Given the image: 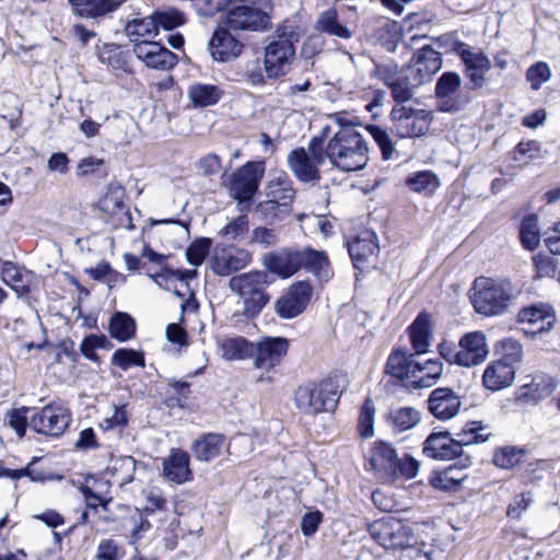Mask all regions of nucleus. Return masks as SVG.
I'll return each mask as SVG.
<instances>
[{"label":"nucleus","mask_w":560,"mask_h":560,"mask_svg":"<svg viewBox=\"0 0 560 560\" xmlns=\"http://www.w3.org/2000/svg\"><path fill=\"white\" fill-rule=\"evenodd\" d=\"M483 428L477 422H471L468 429H464L453 438L448 431L432 432L423 442V454L438 460H451L460 458L464 467L470 465V458L465 455L464 447L471 444H480L489 439L490 433H481Z\"/></svg>","instance_id":"1"},{"label":"nucleus","mask_w":560,"mask_h":560,"mask_svg":"<svg viewBox=\"0 0 560 560\" xmlns=\"http://www.w3.org/2000/svg\"><path fill=\"white\" fill-rule=\"evenodd\" d=\"M325 154L330 165L341 172L363 170L369 162V148L357 129L338 130L327 142Z\"/></svg>","instance_id":"2"},{"label":"nucleus","mask_w":560,"mask_h":560,"mask_svg":"<svg viewBox=\"0 0 560 560\" xmlns=\"http://www.w3.org/2000/svg\"><path fill=\"white\" fill-rule=\"evenodd\" d=\"M515 296V290L509 280L478 277L472 283L469 298L478 314L492 317L505 313Z\"/></svg>","instance_id":"3"},{"label":"nucleus","mask_w":560,"mask_h":560,"mask_svg":"<svg viewBox=\"0 0 560 560\" xmlns=\"http://www.w3.org/2000/svg\"><path fill=\"white\" fill-rule=\"evenodd\" d=\"M369 463L376 477L383 482L392 483L398 478L412 479L418 475L420 464L409 454L398 456L390 443L374 442Z\"/></svg>","instance_id":"4"},{"label":"nucleus","mask_w":560,"mask_h":560,"mask_svg":"<svg viewBox=\"0 0 560 560\" xmlns=\"http://www.w3.org/2000/svg\"><path fill=\"white\" fill-rule=\"evenodd\" d=\"M341 392L334 378L320 382H306L294 392L295 407L306 416L334 411L340 399Z\"/></svg>","instance_id":"5"},{"label":"nucleus","mask_w":560,"mask_h":560,"mask_svg":"<svg viewBox=\"0 0 560 560\" xmlns=\"http://www.w3.org/2000/svg\"><path fill=\"white\" fill-rule=\"evenodd\" d=\"M489 352L487 336L481 330L464 334L457 345L446 341L439 345V353L445 361L463 368L482 364Z\"/></svg>","instance_id":"6"},{"label":"nucleus","mask_w":560,"mask_h":560,"mask_svg":"<svg viewBox=\"0 0 560 560\" xmlns=\"http://www.w3.org/2000/svg\"><path fill=\"white\" fill-rule=\"evenodd\" d=\"M267 271H249L230 279L229 287L232 292L243 299V314L246 317L257 316L269 302L267 287L270 284Z\"/></svg>","instance_id":"7"},{"label":"nucleus","mask_w":560,"mask_h":560,"mask_svg":"<svg viewBox=\"0 0 560 560\" xmlns=\"http://www.w3.org/2000/svg\"><path fill=\"white\" fill-rule=\"evenodd\" d=\"M271 0H238L225 15V26L233 31L265 32L270 27Z\"/></svg>","instance_id":"8"},{"label":"nucleus","mask_w":560,"mask_h":560,"mask_svg":"<svg viewBox=\"0 0 560 560\" xmlns=\"http://www.w3.org/2000/svg\"><path fill=\"white\" fill-rule=\"evenodd\" d=\"M293 32L287 33V27L278 28L276 36L265 48V71L269 79L284 75L295 56L292 42Z\"/></svg>","instance_id":"9"},{"label":"nucleus","mask_w":560,"mask_h":560,"mask_svg":"<svg viewBox=\"0 0 560 560\" xmlns=\"http://www.w3.org/2000/svg\"><path fill=\"white\" fill-rule=\"evenodd\" d=\"M71 422V411L61 401H52L35 412L30 419V428L38 434L59 438Z\"/></svg>","instance_id":"10"},{"label":"nucleus","mask_w":560,"mask_h":560,"mask_svg":"<svg viewBox=\"0 0 560 560\" xmlns=\"http://www.w3.org/2000/svg\"><path fill=\"white\" fill-rule=\"evenodd\" d=\"M450 49L456 54L465 66L468 78L467 88L480 89L486 80V74L491 68L489 58L479 49L471 48L468 44L454 39L450 43Z\"/></svg>","instance_id":"11"},{"label":"nucleus","mask_w":560,"mask_h":560,"mask_svg":"<svg viewBox=\"0 0 560 560\" xmlns=\"http://www.w3.org/2000/svg\"><path fill=\"white\" fill-rule=\"evenodd\" d=\"M462 83V77L455 71H446L439 77L434 91L440 112L456 113L469 103V97L463 93Z\"/></svg>","instance_id":"12"},{"label":"nucleus","mask_w":560,"mask_h":560,"mask_svg":"<svg viewBox=\"0 0 560 560\" xmlns=\"http://www.w3.org/2000/svg\"><path fill=\"white\" fill-rule=\"evenodd\" d=\"M372 538L383 548L405 549L415 542L410 527L396 518L381 520L371 528Z\"/></svg>","instance_id":"13"},{"label":"nucleus","mask_w":560,"mask_h":560,"mask_svg":"<svg viewBox=\"0 0 560 560\" xmlns=\"http://www.w3.org/2000/svg\"><path fill=\"white\" fill-rule=\"evenodd\" d=\"M265 174V163L261 161L247 162L233 174L230 183V191L238 202L253 199L259 188Z\"/></svg>","instance_id":"14"},{"label":"nucleus","mask_w":560,"mask_h":560,"mask_svg":"<svg viewBox=\"0 0 560 560\" xmlns=\"http://www.w3.org/2000/svg\"><path fill=\"white\" fill-rule=\"evenodd\" d=\"M252 261V254L234 245L223 247L217 246L210 257L211 270L221 277L230 276L245 267Z\"/></svg>","instance_id":"15"},{"label":"nucleus","mask_w":560,"mask_h":560,"mask_svg":"<svg viewBox=\"0 0 560 560\" xmlns=\"http://www.w3.org/2000/svg\"><path fill=\"white\" fill-rule=\"evenodd\" d=\"M393 132L399 138H415L424 135L428 129V120L424 110L410 107H394L392 113Z\"/></svg>","instance_id":"16"},{"label":"nucleus","mask_w":560,"mask_h":560,"mask_svg":"<svg viewBox=\"0 0 560 560\" xmlns=\"http://www.w3.org/2000/svg\"><path fill=\"white\" fill-rule=\"evenodd\" d=\"M136 57L148 68L167 71L174 68L177 62V56L159 42L143 39L136 43L132 48Z\"/></svg>","instance_id":"17"},{"label":"nucleus","mask_w":560,"mask_h":560,"mask_svg":"<svg viewBox=\"0 0 560 560\" xmlns=\"http://www.w3.org/2000/svg\"><path fill=\"white\" fill-rule=\"evenodd\" d=\"M442 67V55L433 49L430 45H422L413 54L407 67L410 73L413 74V82L416 84H424L429 82L432 77Z\"/></svg>","instance_id":"18"},{"label":"nucleus","mask_w":560,"mask_h":560,"mask_svg":"<svg viewBox=\"0 0 560 560\" xmlns=\"http://www.w3.org/2000/svg\"><path fill=\"white\" fill-rule=\"evenodd\" d=\"M311 295L312 287L307 281L295 282L277 300L275 311L281 318H294L306 308Z\"/></svg>","instance_id":"19"},{"label":"nucleus","mask_w":560,"mask_h":560,"mask_svg":"<svg viewBox=\"0 0 560 560\" xmlns=\"http://www.w3.org/2000/svg\"><path fill=\"white\" fill-rule=\"evenodd\" d=\"M289 350V340L284 337H264L256 345L254 365L257 369L271 371L279 365Z\"/></svg>","instance_id":"20"},{"label":"nucleus","mask_w":560,"mask_h":560,"mask_svg":"<svg viewBox=\"0 0 560 560\" xmlns=\"http://www.w3.org/2000/svg\"><path fill=\"white\" fill-rule=\"evenodd\" d=\"M429 412L438 420L453 419L460 410V396L450 387L433 389L427 400Z\"/></svg>","instance_id":"21"},{"label":"nucleus","mask_w":560,"mask_h":560,"mask_svg":"<svg viewBox=\"0 0 560 560\" xmlns=\"http://www.w3.org/2000/svg\"><path fill=\"white\" fill-rule=\"evenodd\" d=\"M416 355L415 353H407L400 349L394 350L386 361V374L394 377L402 386L412 388V380L417 376V374H415Z\"/></svg>","instance_id":"22"},{"label":"nucleus","mask_w":560,"mask_h":560,"mask_svg":"<svg viewBox=\"0 0 560 560\" xmlns=\"http://www.w3.org/2000/svg\"><path fill=\"white\" fill-rule=\"evenodd\" d=\"M264 266L271 273L289 278L302 269V250L281 249L264 256Z\"/></svg>","instance_id":"23"},{"label":"nucleus","mask_w":560,"mask_h":560,"mask_svg":"<svg viewBox=\"0 0 560 560\" xmlns=\"http://www.w3.org/2000/svg\"><path fill=\"white\" fill-rule=\"evenodd\" d=\"M376 240L373 231L364 230L348 243V252L355 269L363 270L369 259L378 252Z\"/></svg>","instance_id":"24"},{"label":"nucleus","mask_w":560,"mask_h":560,"mask_svg":"<svg viewBox=\"0 0 560 560\" xmlns=\"http://www.w3.org/2000/svg\"><path fill=\"white\" fill-rule=\"evenodd\" d=\"M189 454L180 448H172L163 460L162 476L170 482L182 485L192 478L189 468Z\"/></svg>","instance_id":"25"},{"label":"nucleus","mask_w":560,"mask_h":560,"mask_svg":"<svg viewBox=\"0 0 560 560\" xmlns=\"http://www.w3.org/2000/svg\"><path fill=\"white\" fill-rule=\"evenodd\" d=\"M243 45L230 33L229 28L219 27L209 42V50L214 60L226 62L242 54Z\"/></svg>","instance_id":"26"},{"label":"nucleus","mask_w":560,"mask_h":560,"mask_svg":"<svg viewBox=\"0 0 560 560\" xmlns=\"http://www.w3.org/2000/svg\"><path fill=\"white\" fill-rule=\"evenodd\" d=\"M0 273L2 281L12 288L19 295L30 293L35 284L34 272L5 260L1 264Z\"/></svg>","instance_id":"27"},{"label":"nucleus","mask_w":560,"mask_h":560,"mask_svg":"<svg viewBox=\"0 0 560 560\" xmlns=\"http://www.w3.org/2000/svg\"><path fill=\"white\" fill-rule=\"evenodd\" d=\"M515 378V368L504 360L490 362L482 375V382L486 388L490 390H500L512 385Z\"/></svg>","instance_id":"28"},{"label":"nucleus","mask_w":560,"mask_h":560,"mask_svg":"<svg viewBox=\"0 0 560 560\" xmlns=\"http://www.w3.org/2000/svg\"><path fill=\"white\" fill-rule=\"evenodd\" d=\"M556 322L553 308L545 303L527 307V337L548 332Z\"/></svg>","instance_id":"29"},{"label":"nucleus","mask_w":560,"mask_h":560,"mask_svg":"<svg viewBox=\"0 0 560 560\" xmlns=\"http://www.w3.org/2000/svg\"><path fill=\"white\" fill-rule=\"evenodd\" d=\"M226 446V438L220 433L201 434L191 445V452L199 462L209 463L220 456Z\"/></svg>","instance_id":"30"},{"label":"nucleus","mask_w":560,"mask_h":560,"mask_svg":"<svg viewBox=\"0 0 560 560\" xmlns=\"http://www.w3.org/2000/svg\"><path fill=\"white\" fill-rule=\"evenodd\" d=\"M288 165L292 173L304 183L319 179V171L304 148L292 150L288 155Z\"/></svg>","instance_id":"31"},{"label":"nucleus","mask_w":560,"mask_h":560,"mask_svg":"<svg viewBox=\"0 0 560 560\" xmlns=\"http://www.w3.org/2000/svg\"><path fill=\"white\" fill-rule=\"evenodd\" d=\"M410 341L415 350V354L419 355L428 352L431 337V319L430 315L422 312L408 328Z\"/></svg>","instance_id":"32"},{"label":"nucleus","mask_w":560,"mask_h":560,"mask_svg":"<svg viewBox=\"0 0 560 560\" xmlns=\"http://www.w3.org/2000/svg\"><path fill=\"white\" fill-rule=\"evenodd\" d=\"M266 196L269 200H275L277 203H282L291 208L295 198V190L289 175L281 172L270 179L266 187Z\"/></svg>","instance_id":"33"},{"label":"nucleus","mask_w":560,"mask_h":560,"mask_svg":"<svg viewBox=\"0 0 560 560\" xmlns=\"http://www.w3.org/2000/svg\"><path fill=\"white\" fill-rule=\"evenodd\" d=\"M302 268L312 272L319 281H328L332 276L325 252L305 248L302 250Z\"/></svg>","instance_id":"34"},{"label":"nucleus","mask_w":560,"mask_h":560,"mask_svg":"<svg viewBox=\"0 0 560 560\" xmlns=\"http://www.w3.org/2000/svg\"><path fill=\"white\" fill-rule=\"evenodd\" d=\"M73 12L80 18L96 19L116 10L120 0H69Z\"/></svg>","instance_id":"35"},{"label":"nucleus","mask_w":560,"mask_h":560,"mask_svg":"<svg viewBox=\"0 0 560 560\" xmlns=\"http://www.w3.org/2000/svg\"><path fill=\"white\" fill-rule=\"evenodd\" d=\"M417 376L412 380V388H429L433 386L443 373V363L440 359H429L423 362L416 361Z\"/></svg>","instance_id":"36"},{"label":"nucleus","mask_w":560,"mask_h":560,"mask_svg":"<svg viewBox=\"0 0 560 560\" xmlns=\"http://www.w3.org/2000/svg\"><path fill=\"white\" fill-rule=\"evenodd\" d=\"M315 30L329 36L341 39H350L353 36L352 31L338 20V13L335 9H328L319 13L315 21Z\"/></svg>","instance_id":"37"},{"label":"nucleus","mask_w":560,"mask_h":560,"mask_svg":"<svg viewBox=\"0 0 560 560\" xmlns=\"http://www.w3.org/2000/svg\"><path fill=\"white\" fill-rule=\"evenodd\" d=\"M129 506L117 504L116 510H112L110 505L106 506L97 515V521L105 526L106 530L126 532L129 529L128 517L130 512Z\"/></svg>","instance_id":"38"},{"label":"nucleus","mask_w":560,"mask_h":560,"mask_svg":"<svg viewBox=\"0 0 560 560\" xmlns=\"http://www.w3.org/2000/svg\"><path fill=\"white\" fill-rule=\"evenodd\" d=\"M413 74L406 68L400 70V75L397 77L387 88L390 90L392 97L397 103H406L413 96V90L421 84L413 82Z\"/></svg>","instance_id":"39"},{"label":"nucleus","mask_w":560,"mask_h":560,"mask_svg":"<svg viewBox=\"0 0 560 560\" xmlns=\"http://www.w3.org/2000/svg\"><path fill=\"white\" fill-rule=\"evenodd\" d=\"M126 33L130 40L136 44L140 43V40L155 37L159 31L156 28V22L151 15L129 21L126 25Z\"/></svg>","instance_id":"40"},{"label":"nucleus","mask_w":560,"mask_h":560,"mask_svg":"<svg viewBox=\"0 0 560 560\" xmlns=\"http://www.w3.org/2000/svg\"><path fill=\"white\" fill-rule=\"evenodd\" d=\"M110 336L119 341H127L136 334V322L127 313L116 312L109 322Z\"/></svg>","instance_id":"41"},{"label":"nucleus","mask_w":560,"mask_h":560,"mask_svg":"<svg viewBox=\"0 0 560 560\" xmlns=\"http://www.w3.org/2000/svg\"><path fill=\"white\" fill-rule=\"evenodd\" d=\"M188 96L195 105L206 107L218 103L221 91L213 84L195 83L189 86Z\"/></svg>","instance_id":"42"},{"label":"nucleus","mask_w":560,"mask_h":560,"mask_svg":"<svg viewBox=\"0 0 560 560\" xmlns=\"http://www.w3.org/2000/svg\"><path fill=\"white\" fill-rule=\"evenodd\" d=\"M291 212V208L275 200L266 199L256 206V213L269 224L282 222Z\"/></svg>","instance_id":"43"},{"label":"nucleus","mask_w":560,"mask_h":560,"mask_svg":"<svg viewBox=\"0 0 560 560\" xmlns=\"http://www.w3.org/2000/svg\"><path fill=\"white\" fill-rule=\"evenodd\" d=\"M555 380L547 374H536L527 384V399L541 400L549 397L556 389Z\"/></svg>","instance_id":"44"},{"label":"nucleus","mask_w":560,"mask_h":560,"mask_svg":"<svg viewBox=\"0 0 560 560\" xmlns=\"http://www.w3.org/2000/svg\"><path fill=\"white\" fill-rule=\"evenodd\" d=\"M406 184L413 191L429 196L432 195L440 186V180L431 171H420L409 176Z\"/></svg>","instance_id":"45"},{"label":"nucleus","mask_w":560,"mask_h":560,"mask_svg":"<svg viewBox=\"0 0 560 560\" xmlns=\"http://www.w3.org/2000/svg\"><path fill=\"white\" fill-rule=\"evenodd\" d=\"M389 419L399 431H406L416 427L420 420V412L412 407H401L389 412Z\"/></svg>","instance_id":"46"},{"label":"nucleus","mask_w":560,"mask_h":560,"mask_svg":"<svg viewBox=\"0 0 560 560\" xmlns=\"http://www.w3.org/2000/svg\"><path fill=\"white\" fill-rule=\"evenodd\" d=\"M112 363L124 371H127L132 366L143 368L145 365L143 352L129 348H120L116 350L112 355Z\"/></svg>","instance_id":"47"},{"label":"nucleus","mask_w":560,"mask_h":560,"mask_svg":"<svg viewBox=\"0 0 560 560\" xmlns=\"http://www.w3.org/2000/svg\"><path fill=\"white\" fill-rule=\"evenodd\" d=\"M524 454L525 451L523 448L508 445L494 452L492 462L500 468L511 469L522 462Z\"/></svg>","instance_id":"48"},{"label":"nucleus","mask_w":560,"mask_h":560,"mask_svg":"<svg viewBox=\"0 0 560 560\" xmlns=\"http://www.w3.org/2000/svg\"><path fill=\"white\" fill-rule=\"evenodd\" d=\"M128 524L129 529L126 532L130 533V544H137L142 538L143 533L151 527L144 513L138 509H130Z\"/></svg>","instance_id":"49"},{"label":"nucleus","mask_w":560,"mask_h":560,"mask_svg":"<svg viewBox=\"0 0 560 560\" xmlns=\"http://www.w3.org/2000/svg\"><path fill=\"white\" fill-rule=\"evenodd\" d=\"M249 230V222L246 214H242L225 224L219 232V235L230 242L241 241Z\"/></svg>","instance_id":"50"},{"label":"nucleus","mask_w":560,"mask_h":560,"mask_svg":"<svg viewBox=\"0 0 560 560\" xmlns=\"http://www.w3.org/2000/svg\"><path fill=\"white\" fill-rule=\"evenodd\" d=\"M366 130L370 132V135L378 145L383 160L388 161L393 159L396 150L395 144L390 139L389 135L387 133V131L376 125L368 126Z\"/></svg>","instance_id":"51"},{"label":"nucleus","mask_w":560,"mask_h":560,"mask_svg":"<svg viewBox=\"0 0 560 560\" xmlns=\"http://www.w3.org/2000/svg\"><path fill=\"white\" fill-rule=\"evenodd\" d=\"M212 241L208 237H199L195 240L186 249L187 261L199 267L209 255Z\"/></svg>","instance_id":"52"},{"label":"nucleus","mask_w":560,"mask_h":560,"mask_svg":"<svg viewBox=\"0 0 560 560\" xmlns=\"http://www.w3.org/2000/svg\"><path fill=\"white\" fill-rule=\"evenodd\" d=\"M79 490L84 498L86 510H92L97 515L113 502V498H106L89 486L82 485Z\"/></svg>","instance_id":"53"},{"label":"nucleus","mask_w":560,"mask_h":560,"mask_svg":"<svg viewBox=\"0 0 560 560\" xmlns=\"http://www.w3.org/2000/svg\"><path fill=\"white\" fill-rule=\"evenodd\" d=\"M374 421H375V407L371 398H366L363 402L360 416L358 430L360 435L363 438H370L374 434Z\"/></svg>","instance_id":"54"},{"label":"nucleus","mask_w":560,"mask_h":560,"mask_svg":"<svg viewBox=\"0 0 560 560\" xmlns=\"http://www.w3.org/2000/svg\"><path fill=\"white\" fill-rule=\"evenodd\" d=\"M248 342L243 337L226 338L220 342L222 355L228 360L242 359L247 351Z\"/></svg>","instance_id":"55"},{"label":"nucleus","mask_w":560,"mask_h":560,"mask_svg":"<svg viewBox=\"0 0 560 560\" xmlns=\"http://www.w3.org/2000/svg\"><path fill=\"white\" fill-rule=\"evenodd\" d=\"M156 22V28L163 27L166 31L174 30L185 23L184 14L178 10L156 11L152 14Z\"/></svg>","instance_id":"56"},{"label":"nucleus","mask_w":560,"mask_h":560,"mask_svg":"<svg viewBox=\"0 0 560 560\" xmlns=\"http://www.w3.org/2000/svg\"><path fill=\"white\" fill-rule=\"evenodd\" d=\"M122 547L114 539H102L97 546L95 558L97 560H120L124 557Z\"/></svg>","instance_id":"57"},{"label":"nucleus","mask_w":560,"mask_h":560,"mask_svg":"<svg viewBox=\"0 0 560 560\" xmlns=\"http://www.w3.org/2000/svg\"><path fill=\"white\" fill-rule=\"evenodd\" d=\"M551 78V70L544 61H538L527 69V81L530 82L533 90H538L542 83L549 81Z\"/></svg>","instance_id":"58"},{"label":"nucleus","mask_w":560,"mask_h":560,"mask_svg":"<svg viewBox=\"0 0 560 560\" xmlns=\"http://www.w3.org/2000/svg\"><path fill=\"white\" fill-rule=\"evenodd\" d=\"M534 264V278L540 279L545 277H552L556 272V260L547 254L539 253L533 257Z\"/></svg>","instance_id":"59"},{"label":"nucleus","mask_w":560,"mask_h":560,"mask_svg":"<svg viewBox=\"0 0 560 560\" xmlns=\"http://www.w3.org/2000/svg\"><path fill=\"white\" fill-rule=\"evenodd\" d=\"M502 358L506 363H511L513 366L515 363H520L523 358V346L520 341L513 338H506L501 341Z\"/></svg>","instance_id":"60"},{"label":"nucleus","mask_w":560,"mask_h":560,"mask_svg":"<svg viewBox=\"0 0 560 560\" xmlns=\"http://www.w3.org/2000/svg\"><path fill=\"white\" fill-rule=\"evenodd\" d=\"M196 12L202 16H213L224 11L231 0H191Z\"/></svg>","instance_id":"61"},{"label":"nucleus","mask_w":560,"mask_h":560,"mask_svg":"<svg viewBox=\"0 0 560 560\" xmlns=\"http://www.w3.org/2000/svg\"><path fill=\"white\" fill-rule=\"evenodd\" d=\"M28 407L12 409L9 413V425L14 429L19 438H23L26 433V428L30 425L27 413Z\"/></svg>","instance_id":"62"},{"label":"nucleus","mask_w":560,"mask_h":560,"mask_svg":"<svg viewBox=\"0 0 560 560\" xmlns=\"http://www.w3.org/2000/svg\"><path fill=\"white\" fill-rule=\"evenodd\" d=\"M147 504L143 508L145 515L153 514L158 511H165L167 506V500L159 490H150L145 497Z\"/></svg>","instance_id":"63"},{"label":"nucleus","mask_w":560,"mask_h":560,"mask_svg":"<svg viewBox=\"0 0 560 560\" xmlns=\"http://www.w3.org/2000/svg\"><path fill=\"white\" fill-rule=\"evenodd\" d=\"M323 522V514L319 511L307 512L303 515L301 521V532L304 536H313L319 524Z\"/></svg>","instance_id":"64"}]
</instances>
